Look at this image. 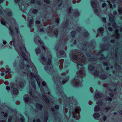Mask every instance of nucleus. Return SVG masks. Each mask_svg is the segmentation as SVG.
Masks as SVG:
<instances>
[{"label":"nucleus","instance_id":"nucleus-1","mask_svg":"<svg viewBox=\"0 0 122 122\" xmlns=\"http://www.w3.org/2000/svg\"><path fill=\"white\" fill-rule=\"evenodd\" d=\"M19 37L18 38L21 41V35H18ZM13 42H10V44H12L13 42L15 50L17 52L19 55L22 57L23 60L21 59L20 61V68L24 69L25 71L24 72L25 75H27L28 79L30 78V81H29V85L30 87H32V89L30 90L29 93L32 98H34L33 100L36 101L39 97V94L37 92L35 91L36 86L35 85V80H36L38 84L40 87L42 95L41 98L43 99L48 106H51L53 105V102L52 101L51 97V93L48 92L47 95L49 96L48 97L49 99H48L46 96V94L44 90L40 87V84L42 81V80L39 76L37 74L36 68L34 66L30 60V54L28 53L24 47V45L23 44L22 41H20V45H18L17 46H16L14 43L15 40L14 37L12 36Z\"/></svg>","mask_w":122,"mask_h":122},{"label":"nucleus","instance_id":"nucleus-2","mask_svg":"<svg viewBox=\"0 0 122 122\" xmlns=\"http://www.w3.org/2000/svg\"><path fill=\"white\" fill-rule=\"evenodd\" d=\"M78 51L76 50L71 51V53L72 54L70 56L71 59L77 63V68L79 69V66L80 68H81V70L77 71L72 83L73 84L76 86L81 85L82 78L85 76V74L84 69L82 66L83 64H86V62L87 60L86 59V56L85 58V56L83 54L79 52L78 55Z\"/></svg>","mask_w":122,"mask_h":122},{"label":"nucleus","instance_id":"nucleus-3","mask_svg":"<svg viewBox=\"0 0 122 122\" xmlns=\"http://www.w3.org/2000/svg\"><path fill=\"white\" fill-rule=\"evenodd\" d=\"M4 1V0H0V3ZM1 7L0 5V20L1 24L5 25L6 23H7L10 25V24H11L12 21L14 23L15 20L11 17L12 14L10 10L7 9L3 12L1 9Z\"/></svg>","mask_w":122,"mask_h":122},{"label":"nucleus","instance_id":"nucleus-4","mask_svg":"<svg viewBox=\"0 0 122 122\" xmlns=\"http://www.w3.org/2000/svg\"><path fill=\"white\" fill-rule=\"evenodd\" d=\"M66 73H63L61 74V75L62 76L59 79L56 76H54V79L55 82L56 83L57 88V93H60L61 91H62L61 90V87L60 86L59 87V85H61L62 83L63 84H64L65 83L68 81L69 79V78L68 76L66 77H64L63 79H62L64 77L63 76H65Z\"/></svg>","mask_w":122,"mask_h":122},{"label":"nucleus","instance_id":"nucleus-5","mask_svg":"<svg viewBox=\"0 0 122 122\" xmlns=\"http://www.w3.org/2000/svg\"><path fill=\"white\" fill-rule=\"evenodd\" d=\"M48 56L47 58L48 59V60L47 62L46 61V59L43 56H41V63L44 65L47 64V65H49L51 63V60L52 59V57L50 53H48Z\"/></svg>","mask_w":122,"mask_h":122},{"label":"nucleus","instance_id":"nucleus-6","mask_svg":"<svg viewBox=\"0 0 122 122\" xmlns=\"http://www.w3.org/2000/svg\"><path fill=\"white\" fill-rule=\"evenodd\" d=\"M81 109L79 107H76L75 109V112H73V117L76 120L79 119L80 117V113Z\"/></svg>","mask_w":122,"mask_h":122},{"label":"nucleus","instance_id":"nucleus-7","mask_svg":"<svg viewBox=\"0 0 122 122\" xmlns=\"http://www.w3.org/2000/svg\"><path fill=\"white\" fill-rule=\"evenodd\" d=\"M67 10L68 14H69V15H71L72 14H73V15L75 17H77L80 15V14L77 10H73L71 12V9L70 6H69Z\"/></svg>","mask_w":122,"mask_h":122},{"label":"nucleus","instance_id":"nucleus-8","mask_svg":"<svg viewBox=\"0 0 122 122\" xmlns=\"http://www.w3.org/2000/svg\"><path fill=\"white\" fill-rule=\"evenodd\" d=\"M60 93V94L61 95V96L63 98V99L64 100V103H65L66 101L68 103H71V101L72 102L73 101L72 100H73V97H72L71 98H69V97L67 98L66 97V96L64 93V92L62 91H61V92L60 93Z\"/></svg>","mask_w":122,"mask_h":122},{"label":"nucleus","instance_id":"nucleus-9","mask_svg":"<svg viewBox=\"0 0 122 122\" xmlns=\"http://www.w3.org/2000/svg\"><path fill=\"white\" fill-rule=\"evenodd\" d=\"M91 5L95 13L98 16H99V13L98 11V7H97L96 3L94 0H91Z\"/></svg>","mask_w":122,"mask_h":122},{"label":"nucleus","instance_id":"nucleus-10","mask_svg":"<svg viewBox=\"0 0 122 122\" xmlns=\"http://www.w3.org/2000/svg\"><path fill=\"white\" fill-rule=\"evenodd\" d=\"M109 16L110 20L112 23L113 27L114 28H117V26L116 25L114 22V16L113 15L111 14H109Z\"/></svg>","mask_w":122,"mask_h":122},{"label":"nucleus","instance_id":"nucleus-11","mask_svg":"<svg viewBox=\"0 0 122 122\" xmlns=\"http://www.w3.org/2000/svg\"><path fill=\"white\" fill-rule=\"evenodd\" d=\"M99 73L98 71H96L93 73L94 76L97 77H99L102 79H104L107 78V76L105 75H102L101 76L99 75Z\"/></svg>","mask_w":122,"mask_h":122},{"label":"nucleus","instance_id":"nucleus-12","mask_svg":"<svg viewBox=\"0 0 122 122\" xmlns=\"http://www.w3.org/2000/svg\"><path fill=\"white\" fill-rule=\"evenodd\" d=\"M28 97V95H25L24 96V98L25 103L28 104H30L33 102V100H30Z\"/></svg>","mask_w":122,"mask_h":122},{"label":"nucleus","instance_id":"nucleus-13","mask_svg":"<svg viewBox=\"0 0 122 122\" xmlns=\"http://www.w3.org/2000/svg\"><path fill=\"white\" fill-rule=\"evenodd\" d=\"M58 57H64L66 56V54L63 51H58L57 53Z\"/></svg>","mask_w":122,"mask_h":122},{"label":"nucleus","instance_id":"nucleus-14","mask_svg":"<svg viewBox=\"0 0 122 122\" xmlns=\"http://www.w3.org/2000/svg\"><path fill=\"white\" fill-rule=\"evenodd\" d=\"M45 69L48 73H50L51 75H52V74L55 73V71L53 70L52 68L49 69L48 68L47 66H46L45 67Z\"/></svg>","mask_w":122,"mask_h":122},{"label":"nucleus","instance_id":"nucleus-15","mask_svg":"<svg viewBox=\"0 0 122 122\" xmlns=\"http://www.w3.org/2000/svg\"><path fill=\"white\" fill-rule=\"evenodd\" d=\"M17 87H20L21 88L23 87L24 85H25V83L24 82V83L23 81H20L19 83H17Z\"/></svg>","mask_w":122,"mask_h":122},{"label":"nucleus","instance_id":"nucleus-16","mask_svg":"<svg viewBox=\"0 0 122 122\" xmlns=\"http://www.w3.org/2000/svg\"><path fill=\"white\" fill-rule=\"evenodd\" d=\"M102 96V93L99 92L96 93L95 95V97L97 99L101 98Z\"/></svg>","mask_w":122,"mask_h":122},{"label":"nucleus","instance_id":"nucleus-17","mask_svg":"<svg viewBox=\"0 0 122 122\" xmlns=\"http://www.w3.org/2000/svg\"><path fill=\"white\" fill-rule=\"evenodd\" d=\"M34 41L36 43L37 41L40 43L41 44H42V42L41 41V39H40V38L39 37H37V38H34Z\"/></svg>","mask_w":122,"mask_h":122},{"label":"nucleus","instance_id":"nucleus-18","mask_svg":"<svg viewBox=\"0 0 122 122\" xmlns=\"http://www.w3.org/2000/svg\"><path fill=\"white\" fill-rule=\"evenodd\" d=\"M104 32V29L102 27H101L99 28L98 30V33L100 34L101 36L102 35V34Z\"/></svg>","mask_w":122,"mask_h":122},{"label":"nucleus","instance_id":"nucleus-19","mask_svg":"<svg viewBox=\"0 0 122 122\" xmlns=\"http://www.w3.org/2000/svg\"><path fill=\"white\" fill-rule=\"evenodd\" d=\"M86 57H87V58H89V57L90 56V55L89 54H87L86 55ZM88 59H89L88 61H96L97 60L95 58H93L92 57Z\"/></svg>","mask_w":122,"mask_h":122},{"label":"nucleus","instance_id":"nucleus-20","mask_svg":"<svg viewBox=\"0 0 122 122\" xmlns=\"http://www.w3.org/2000/svg\"><path fill=\"white\" fill-rule=\"evenodd\" d=\"M118 30L116 29L115 30V34L114 35V36H115L116 39H118L119 38V34L118 33Z\"/></svg>","mask_w":122,"mask_h":122},{"label":"nucleus","instance_id":"nucleus-21","mask_svg":"<svg viewBox=\"0 0 122 122\" xmlns=\"http://www.w3.org/2000/svg\"><path fill=\"white\" fill-rule=\"evenodd\" d=\"M63 61V60L62 59H61L59 61L60 64V65L59 66V67L60 69H61L62 68V64Z\"/></svg>","mask_w":122,"mask_h":122},{"label":"nucleus","instance_id":"nucleus-22","mask_svg":"<svg viewBox=\"0 0 122 122\" xmlns=\"http://www.w3.org/2000/svg\"><path fill=\"white\" fill-rule=\"evenodd\" d=\"M100 117V115L98 113H94V117L95 119L97 120H98Z\"/></svg>","mask_w":122,"mask_h":122},{"label":"nucleus","instance_id":"nucleus-23","mask_svg":"<svg viewBox=\"0 0 122 122\" xmlns=\"http://www.w3.org/2000/svg\"><path fill=\"white\" fill-rule=\"evenodd\" d=\"M110 1L109 0H108L107 2L110 5V8H111L112 6V5L111 3H112L114 4L116 0H110Z\"/></svg>","mask_w":122,"mask_h":122},{"label":"nucleus","instance_id":"nucleus-24","mask_svg":"<svg viewBox=\"0 0 122 122\" xmlns=\"http://www.w3.org/2000/svg\"><path fill=\"white\" fill-rule=\"evenodd\" d=\"M13 94L14 95H17L18 94L17 89L16 88H14L13 89Z\"/></svg>","mask_w":122,"mask_h":122},{"label":"nucleus","instance_id":"nucleus-25","mask_svg":"<svg viewBox=\"0 0 122 122\" xmlns=\"http://www.w3.org/2000/svg\"><path fill=\"white\" fill-rule=\"evenodd\" d=\"M93 65H93H89V66L88 67L89 70L91 71H92L94 70V68Z\"/></svg>","mask_w":122,"mask_h":122},{"label":"nucleus","instance_id":"nucleus-26","mask_svg":"<svg viewBox=\"0 0 122 122\" xmlns=\"http://www.w3.org/2000/svg\"><path fill=\"white\" fill-rule=\"evenodd\" d=\"M36 107L39 110H41L42 107V106L40 104H39L38 103H36Z\"/></svg>","mask_w":122,"mask_h":122},{"label":"nucleus","instance_id":"nucleus-27","mask_svg":"<svg viewBox=\"0 0 122 122\" xmlns=\"http://www.w3.org/2000/svg\"><path fill=\"white\" fill-rule=\"evenodd\" d=\"M44 122H47L48 119V114L47 112L45 113V114Z\"/></svg>","mask_w":122,"mask_h":122},{"label":"nucleus","instance_id":"nucleus-28","mask_svg":"<svg viewBox=\"0 0 122 122\" xmlns=\"http://www.w3.org/2000/svg\"><path fill=\"white\" fill-rule=\"evenodd\" d=\"M9 28L10 30V34L11 36H12L14 35V33L13 32L12 29L11 27L10 26H9Z\"/></svg>","mask_w":122,"mask_h":122},{"label":"nucleus","instance_id":"nucleus-29","mask_svg":"<svg viewBox=\"0 0 122 122\" xmlns=\"http://www.w3.org/2000/svg\"><path fill=\"white\" fill-rule=\"evenodd\" d=\"M19 6L21 10V11L22 12H24V10H25L24 5H22L20 6V5H19Z\"/></svg>","mask_w":122,"mask_h":122},{"label":"nucleus","instance_id":"nucleus-30","mask_svg":"<svg viewBox=\"0 0 122 122\" xmlns=\"http://www.w3.org/2000/svg\"><path fill=\"white\" fill-rule=\"evenodd\" d=\"M33 22V19L32 18L31 19H30V20L29 24L28 25V27L30 28L32 26V24Z\"/></svg>","mask_w":122,"mask_h":122},{"label":"nucleus","instance_id":"nucleus-31","mask_svg":"<svg viewBox=\"0 0 122 122\" xmlns=\"http://www.w3.org/2000/svg\"><path fill=\"white\" fill-rule=\"evenodd\" d=\"M30 12H32L33 13L36 14L37 13L38 10L36 9L32 10L31 9L30 10Z\"/></svg>","mask_w":122,"mask_h":122},{"label":"nucleus","instance_id":"nucleus-32","mask_svg":"<svg viewBox=\"0 0 122 122\" xmlns=\"http://www.w3.org/2000/svg\"><path fill=\"white\" fill-rule=\"evenodd\" d=\"M53 33L56 37L57 36L58 33V29L57 28L55 29H54V31L53 32Z\"/></svg>","mask_w":122,"mask_h":122},{"label":"nucleus","instance_id":"nucleus-33","mask_svg":"<svg viewBox=\"0 0 122 122\" xmlns=\"http://www.w3.org/2000/svg\"><path fill=\"white\" fill-rule=\"evenodd\" d=\"M100 109V108L98 106H96L95 107L94 110L95 111L97 112Z\"/></svg>","mask_w":122,"mask_h":122},{"label":"nucleus","instance_id":"nucleus-34","mask_svg":"<svg viewBox=\"0 0 122 122\" xmlns=\"http://www.w3.org/2000/svg\"><path fill=\"white\" fill-rule=\"evenodd\" d=\"M108 90H109L111 92H115V91H116V89L115 88H113L112 89H111L109 87H108Z\"/></svg>","mask_w":122,"mask_h":122},{"label":"nucleus","instance_id":"nucleus-35","mask_svg":"<svg viewBox=\"0 0 122 122\" xmlns=\"http://www.w3.org/2000/svg\"><path fill=\"white\" fill-rule=\"evenodd\" d=\"M41 50L39 48H37L36 49V53L37 54L40 53L41 52Z\"/></svg>","mask_w":122,"mask_h":122},{"label":"nucleus","instance_id":"nucleus-36","mask_svg":"<svg viewBox=\"0 0 122 122\" xmlns=\"http://www.w3.org/2000/svg\"><path fill=\"white\" fill-rule=\"evenodd\" d=\"M87 44L86 43L84 44L83 48H82V50L83 51H84L86 50L87 49Z\"/></svg>","mask_w":122,"mask_h":122},{"label":"nucleus","instance_id":"nucleus-37","mask_svg":"<svg viewBox=\"0 0 122 122\" xmlns=\"http://www.w3.org/2000/svg\"><path fill=\"white\" fill-rule=\"evenodd\" d=\"M85 32L84 34V35L85 37H87L89 35L88 33L87 30H85Z\"/></svg>","mask_w":122,"mask_h":122},{"label":"nucleus","instance_id":"nucleus-38","mask_svg":"<svg viewBox=\"0 0 122 122\" xmlns=\"http://www.w3.org/2000/svg\"><path fill=\"white\" fill-rule=\"evenodd\" d=\"M68 26V21H67L66 22L64 25V28H66L67 27V26Z\"/></svg>","mask_w":122,"mask_h":122},{"label":"nucleus","instance_id":"nucleus-39","mask_svg":"<svg viewBox=\"0 0 122 122\" xmlns=\"http://www.w3.org/2000/svg\"><path fill=\"white\" fill-rule=\"evenodd\" d=\"M75 34V31H72L71 33V35L72 38L74 37Z\"/></svg>","mask_w":122,"mask_h":122},{"label":"nucleus","instance_id":"nucleus-40","mask_svg":"<svg viewBox=\"0 0 122 122\" xmlns=\"http://www.w3.org/2000/svg\"><path fill=\"white\" fill-rule=\"evenodd\" d=\"M96 103L97 104H98L99 105L101 106L102 104V102L101 101H99L98 102H96Z\"/></svg>","mask_w":122,"mask_h":122},{"label":"nucleus","instance_id":"nucleus-41","mask_svg":"<svg viewBox=\"0 0 122 122\" xmlns=\"http://www.w3.org/2000/svg\"><path fill=\"white\" fill-rule=\"evenodd\" d=\"M118 11L120 14H122V10L121 9H120L118 7Z\"/></svg>","mask_w":122,"mask_h":122},{"label":"nucleus","instance_id":"nucleus-42","mask_svg":"<svg viewBox=\"0 0 122 122\" xmlns=\"http://www.w3.org/2000/svg\"><path fill=\"white\" fill-rule=\"evenodd\" d=\"M81 0H72V2L73 4L75 3L76 2L77 3L79 2Z\"/></svg>","mask_w":122,"mask_h":122},{"label":"nucleus","instance_id":"nucleus-43","mask_svg":"<svg viewBox=\"0 0 122 122\" xmlns=\"http://www.w3.org/2000/svg\"><path fill=\"white\" fill-rule=\"evenodd\" d=\"M20 120L21 122H24V117L23 116H22L20 118Z\"/></svg>","mask_w":122,"mask_h":122},{"label":"nucleus","instance_id":"nucleus-44","mask_svg":"<svg viewBox=\"0 0 122 122\" xmlns=\"http://www.w3.org/2000/svg\"><path fill=\"white\" fill-rule=\"evenodd\" d=\"M12 118V116H10L8 120V122H11Z\"/></svg>","mask_w":122,"mask_h":122},{"label":"nucleus","instance_id":"nucleus-45","mask_svg":"<svg viewBox=\"0 0 122 122\" xmlns=\"http://www.w3.org/2000/svg\"><path fill=\"white\" fill-rule=\"evenodd\" d=\"M6 69L8 70V71H6V74H7L8 73H9L10 72V69L8 68H6Z\"/></svg>","mask_w":122,"mask_h":122},{"label":"nucleus","instance_id":"nucleus-46","mask_svg":"<svg viewBox=\"0 0 122 122\" xmlns=\"http://www.w3.org/2000/svg\"><path fill=\"white\" fill-rule=\"evenodd\" d=\"M42 84L43 86H45V87H46V89H47V86H46V82L45 81H43L42 82Z\"/></svg>","mask_w":122,"mask_h":122},{"label":"nucleus","instance_id":"nucleus-47","mask_svg":"<svg viewBox=\"0 0 122 122\" xmlns=\"http://www.w3.org/2000/svg\"><path fill=\"white\" fill-rule=\"evenodd\" d=\"M59 18H57L56 19V22L57 24H58L59 23Z\"/></svg>","mask_w":122,"mask_h":122},{"label":"nucleus","instance_id":"nucleus-48","mask_svg":"<svg viewBox=\"0 0 122 122\" xmlns=\"http://www.w3.org/2000/svg\"><path fill=\"white\" fill-rule=\"evenodd\" d=\"M110 108L108 107H106L105 108V110H106V112H107L109 109Z\"/></svg>","mask_w":122,"mask_h":122},{"label":"nucleus","instance_id":"nucleus-49","mask_svg":"<svg viewBox=\"0 0 122 122\" xmlns=\"http://www.w3.org/2000/svg\"><path fill=\"white\" fill-rule=\"evenodd\" d=\"M81 30V28L79 27H78L76 29V30L77 31H79Z\"/></svg>","mask_w":122,"mask_h":122},{"label":"nucleus","instance_id":"nucleus-50","mask_svg":"<svg viewBox=\"0 0 122 122\" xmlns=\"http://www.w3.org/2000/svg\"><path fill=\"white\" fill-rule=\"evenodd\" d=\"M53 114L56 117L57 116H58V115H59L58 113H57V112H56V113H55L54 112L53 113Z\"/></svg>","mask_w":122,"mask_h":122},{"label":"nucleus","instance_id":"nucleus-51","mask_svg":"<svg viewBox=\"0 0 122 122\" xmlns=\"http://www.w3.org/2000/svg\"><path fill=\"white\" fill-rule=\"evenodd\" d=\"M45 2L47 4H49L50 3V1L49 0H44Z\"/></svg>","mask_w":122,"mask_h":122},{"label":"nucleus","instance_id":"nucleus-52","mask_svg":"<svg viewBox=\"0 0 122 122\" xmlns=\"http://www.w3.org/2000/svg\"><path fill=\"white\" fill-rule=\"evenodd\" d=\"M36 3L38 5H41V2L38 1H36Z\"/></svg>","mask_w":122,"mask_h":122},{"label":"nucleus","instance_id":"nucleus-53","mask_svg":"<svg viewBox=\"0 0 122 122\" xmlns=\"http://www.w3.org/2000/svg\"><path fill=\"white\" fill-rule=\"evenodd\" d=\"M55 107L56 109H58L59 108V106L58 105H56L55 106Z\"/></svg>","mask_w":122,"mask_h":122},{"label":"nucleus","instance_id":"nucleus-54","mask_svg":"<svg viewBox=\"0 0 122 122\" xmlns=\"http://www.w3.org/2000/svg\"><path fill=\"white\" fill-rule=\"evenodd\" d=\"M103 86L105 87H107L108 86V85L106 84H104L103 85Z\"/></svg>","mask_w":122,"mask_h":122},{"label":"nucleus","instance_id":"nucleus-55","mask_svg":"<svg viewBox=\"0 0 122 122\" xmlns=\"http://www.w3.org/2000/svg\"><path fill=\"white\" fill-rule=\"evenodd\" d=\"M106 18H105L104 17L102 18V20L104 22H105L106 21Z\"/></svg>","mask_w":122,"mask_h":122},{"label":"nucleus","instance_id":"nucleus-56","mask_svg":"<svg viewBox=\"0 0 122 122\" xmlns=\"http://www.w3.org/2000/svg\"><path fill=\"white\" fill-rule=\"evenodd\" d=\"M35 0H32L30 2V4H33L35 3Z\"/></svg>","mask_w":122,"mask_h":122},{"label":"nucleus","instance_id":"nucleus-57","mask_svg":"<svg viewBox=\"0 0 122 122\" xmlns=\"http://www.w3.org/2000/svg\"><path fill=\"white\" fill-rule=\"evenodd\" d=\"M64 112L66 113L67 112V109L66 108L64 109Z\"/></svg>","mask_w":122,"mask_h":122},{"label":"nucleus","instance_id":"nucleus-58","mask_svg":"<svg viewBox=\"0 0 122 122\" xmlns=\"http://www.w3.org/2000/svg\"><path fill=\"white\" fill-rule=\"evenodd\" d=\"M107 100L108 101H111L112 98L111 97H108L107 98Z\"/></svg>","mask_w":122,"mask_h":122},{"label":"nucleus","instance_id":"nucleus-59","mask_svg":"<svg viewBox=\"0 0 122 122\" xmlns=\"http://www.w3.org/2000/svg\"><path fill=\"white\" fill-rule=\"evenodd\" d=\"M5 69L4 68H2L0 69V71L2 72H3L4 71Z\"/></svg>","mask_w":122,"mask_h":122},{"label":"nucleus","instance_id":"nucleus-60","mask_svg":"<svg viewBox=\"0 0 122 122\" xmlns=\"http://www.w3.org/2000/svg\"><path fill=\"white\" fill-rule=\"evenodd\" d=\"M106 5V4L105 3H104L102 4V6L103 7H104Z\"/></svg>","mask_w":122,"mask_h":122},{"label":"nucleus","instance_id":"nucleus-61","mask_svg":"<svg viewBox=\"0 0 122 122\" xmlns=\"http://www.w3.org/2000/svg\"><path fill=\"white\" fill-rule=\"evenodd\" d=\"M103 64L104 66H107L108 65V64L106 62H104Z\"/></svg>","mask_w":122,"mask_h":122},{"label":"nucleus","instance_id":"nucleus-62","mask_svg":"<svg viewBox=\"0 0 122 122\" xmlns=\"http://www.w3.org/2000/svg\"><path fill=\"white\" fill-rule=\"evenodd\" d=\"M90 90L91 92L92 93L93 92V90L92 88L91 87L90 88Z\"/></svg>","mask_w":122,"mask_h":122},{"label":"nucleus","instance_id":"nucleus-63","mask_svg":"<svg viewBox=\"0 0 122 122\" xmlns=\"http://www.w3.org/2000/svg\"><path fill=\"white\" fill-rule=\"evenodd\" d=\"M108 30L110 31H112V28L111 27H109L108 28Z\"/></svg>","mask_w":122,"mask_h":122},{"label":"nucleus","instance_id":"nucleus-64","mask_svg":"<svg viewBox=\"0 0 122 122\" xmlns=\"http://www.w3.org/2000/svg\"><path fill=\"white\" fill-rule=\"evenodd\" d=\"M41 46L43 48L44 50H46V49L45 48V47L44 46H43V45H42Z\"/></svg>","mask_w":122,"mask_h":122}]
</instances>
